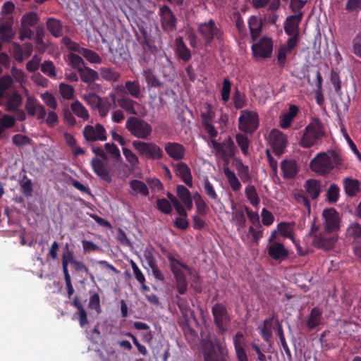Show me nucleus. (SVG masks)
I'll use <instances>...</instances> for the list:
<instances>
[{"instance_id": "f257e3e1", "label": "nucleus", "mask_w": 361, "mask_h": 361, "mask_svg": "<svg viewBox=\"0 0 361 361\" xmlns=\"http://www.w3.org/2000/svg\"><path fill=\"white\" fill-rule=\"evenodd\" d=\"M310 169L318 175L324 176L334 169L342 171L347 169L343 156L335 150L318 153L310 161Z\"/></svg>"}, {"instance_id": "f03ea898", "label": "nucleus", "mask_w": 361, "mask_h": 361, "mask_svg": "<svg viewBox=\"0 0 361 361\" xmlns=\"http://www.w3.org/2000/svg\"><path fill=\"white\" fill-rule=\"evenodd\" d=\"M167 259L169 262L170 270L174 277V286L179 295H184L188 290V282L182 269L187 271L190 276H192L193 273L197 275V271L186 264L176 259L171 254L167 255Z\"/></svg>"}, {"instance_id": "7ed1b4c3", "label": "nucleus", "mask_w": 361, "mask_h": 361, "mask_svg": "<svg viewBox=\"0 0 361 361\" xmlns=\"http://www.w3.org/2000/svg\"><path fill=\"white\" fill-rule=\"evenodd\" d=\"M325 135V128L321 120L313 117L305 127L299 144L303 148H310L318 145Z\"/></svg>"}, {"instance_id": "20e7f679", "label": "nucleus", "mask_w": 361, "mask_h": 361, "mask_svg": "<svg viewBox=\"0 0 361 361\" xmlns=\"http://www.w3.org/2000/svg\"><path fill=\"white\" fill-rule=\"evenodd\" d=\"M319 226L314 222L310 228L308 235L305 240H310L311 245L322 250L324 251H329L334 247L338 238L336 235H331L330 233L319 231Z\"/></svg>"}, {"instance_id": "39448f33", "label": "nucleus", "mask_w": 361, "mask_h": 361, "mask_svg": "<svg viewBox=\"0 0 361 361\" xmlns=\"http://www.w3.org/2000/svg\"><path fill=\"white\" fill-rule=\"evenodd\" d=\"M126 128L133 136L141 140L149 139L153 130L148 122L136 116H130L127 119Z\"/></svg>"}, {"instance_id": "423d86ee", "label": "nucleus", "mask_w": 361, "mask_h": 361, "mask_svg": "<svg viewBox=\"0 0 361 361\" xmlns=\"http://www.w3.org/2000/svg\"><path fill=\"white\" fill-rule=\"evenodd\" d=\"M132 145L140 157L152 161L160 160L164 157L162 149L153 142L134 140Z\"/></svg>"}, {"instance_id": "0eeeda50", "label": "nucleus", "mask_w": 361, "mask_h": 361, "mask_svg": "<svg viewBox=\"0 0 361 361\" xmlns=\"http://www.w3.org/2000/svg\"><path fill=\"white\" fill-rule=\"evenodd\" d=\"M197 32L203 39L206 46L210 45L214 39L221 40L223 32L213 19L197 24Z\"/></svg>"}, {"instance_id": "6e6552de", "label": "nucleus", "mask_w": 361, "mask_h": 361, "mask_svg": "<svg viewBox=\"0 0 361 361\" xmlns=\"http://www.w3.org/2000/svg\"><path fill=\"white\" fill-rule=\"evenodd\" d=\"M259 126L258 114L255 111L241 110L238 118V129L245 134H253Z\"/></svg>"}, {"instance_id": "1a4fd4ad", "label": "nucleus", "mask_w": 361, "mask_h": 361, "mask_svg": "<svg viewBox=\"0 0 361 361\" xmlns=\"http://www.w3.org/2000/svg\"><path fill=\"white\" fill-rule=\"evenodd\" d=\"M212 312L216 326L219 331L224 333L231 321L227 308L222 303L218 302L212 307Z\"/></svg>"}, {"instance_id": "9d476101", "label": "nucleus", "mask_w": 361, "mask_h": 361, "mask_svg": "<svg viewBox=\"0 0 361 361\" xmlns=\"http://www.w3.org/2000/svg\"><path fill=\"white\" fill-rule=\"evenodd\" d=\"M268 140L276 155L280 156L284 152L288 139L286 135L281 131L277 129L271 130L269 134Z\"/></svg>"}, {"instance_id": "9b49d317", "label": "nucleus", "mask_w": 361, "mask_h": 361, "mask_svg": "<svg viewBox=\"0 0 361 361\" xmlns=\"http://www.w3.org/2000/svg\"><path fill=\"white\" fill-rule=\"evenodd\" d=\"M82 134L86 141L89 142L97 140L105 141L107 139L106 131L100 123H97L94 126L87 125L83 129Z\"/></svg>"}, {"instance_id": "f8f14e48", "label": "nucleus", "mask_w": 361, "mask_h": 361, "mask_svg": "<svg viewBox=\"0 0 361 361\" xmlns=\"http://www.w3.org/2000/svg\"><path fill=\"white\" fill-rule=\"evenodd\" d=\"M99 158L92 159L90 165L94 173L103 181L110 183L112 181V173L108 164Z\"/></svg>"}, {"instance_id": "ddd939ff", "label": "nucleus", "mask_w": 361, "mask_h": 361, "mask_svg": "<svg viewBox=\"0 0 361 361\" xmlns=\"http://www.w3.org/2000/svg\"><path fill=\"white\" fill-rule=\"evenodd\" d=\"M324 219V231L326 233H333L340 229L339 214L334 208L325 209L322 212Z\"/></svg>"}, {"instance_id": "4468645a", "label": "nucleus", "mask_w": 361, "mask_h": 361, "mask_svg": "<svg viewBox=\"0 0 361 361\" xmlns=\"http://www.w3.org/2000/svg\"><path fill=\"white\" fill-rule=\"evenodd\" d=\"M161 24L166 32H172L176 28L177 19L170 7L164 5L159 8Z\"/></svg>"}, {"instance_id": "2eb2a0df", "label": "nucleus", "mask_w": 361, "mask_h": 361, "mask_svg": "<svg viewBox=\"0 0 361 361\" xmlns=\"http://www.w3.org/2000/svg\"><path fill=\"white\" fill-rule=\"evenodd\" d=\"M272 41L266 37H263L257 43L253 44L252 46V51L255 57L269 58L272 53Z\"/></svg>"}, {"instance_id": "dca6fc26", "label": "nucleus", "mask_w": 361, "mask_h": 361, "mask_svg": "<svg viewBox=\"0 0 361 361\" xmlns=\"http://www.w3.org/2000/svg\"><path fill=\"white\" fill-rule=\"evenodd\" d=\"M303 13L300 12L288 16L284 23V30L288 35H299V25L302 18Z\"/></svg>"}, {"instance_id": "f3484780", "label": "nucleus", "mask_w": 361, "mask_h": 361, "mask_svg": "<svg viewBox=\"0 0 361 361\" xmlns=\"http://www.w3.org/2000/svg\"><path fill=\"white\" fill-rule=\"evenodd\" d=\"M268 255L274 260L283 261L289 255L288 250L281 243H274L267 247Z\"/></svg>"}, {"instance_id": "a211bd4d", "label": "nucleus", "mask_w": 361, "mask_h": 361, "mask_svg": "<svg viewBox=\"0 0 361 361\" xmlns=\"http://www.w3.org/2000/svg\"><path fill=\"white\" fill-rule=\"evenodd\" d=\"M164 150L168 156L174 160L179 161L185 157V148L178 142H166Z\"/></svg>"}, {"instance_id": "6ab92c4d", "label": "nucleus", "mask_w": 361, "mask_h": 361, "mask_svg": "<svg viewBox=\"0 0 361 361\" xmlns=\"http://www.w3.org/2000/svg\"><path fill=\"white\" fill-rule=\"evenodd\" d=\"M175 54L183 62H188L192 58L191 51L188 48L182 37L179 36L175 39Z\"/></svg>"}, {"instance_id": "aec40b11", "label": "nucleus", "mask_w": 361, "mask_h": 361, "mask_svg": "<svg viewBox=\"0 0 361 361\" xmlns=\"http://www.w3.org/2000/svg\"><path fill=\"white\" fill-rule=\"evenodd\" d=\"M176 176L188 186L192 187V177L190 167L185 162H178L173 165Z\"/></svg>"}, {"instance_id": "412c9836", "label": "nucleus", "mask_w": 361, "mask_h": 361, "mask_svg": "<svg viewBox=\"0 0 361 361\" xmlns=\"http://www.w3.org/2000/svg\"><path fill=\"white\" fill-rule=\"evenodd\" d=\"M245 338L243 334L238 331L233 338V345L238 361H249L245 350Z\"/></svg>"}, {"instance_id": "4be33fe9", "label": "nucleus", "mask_w": 361, "mask_h": 361, "mask_svg": "<svg viewBox=\"0 0 361 361\" xmlns=\"http://www.w3.org/2000/svg\"><path fill=\"white\" fill-rule=\"evenodd\" d=\"M304 188L307 194L312 200H317L322 192V182L319 180L310 178L305 181Z\"/></svg>"}, {"instance_id": "5701e85b", "label": "nucleus", "mask_w": 361, "mask_h": 361, "mask_svg": "<svg viewBox=\"0 0 361 361\" xmlns=\"http://www.w3.org/2000/svg\"><path fill=\"white\" fill-rule=\"evenodd\" d=\"M46 26L53 37L58 38L63 35V23L61 20L52 17L48 18L46 20Z\"/></svg>"}, {"instance_id": "b1692460", "label": "nucleus", "mask_w": 361, "mask_h": 361, "mask_svg": "<svg viewBox=\"0 0 361 361\" xmlns=\"http://www.w3.org/2000/svg\"><path fill=\"white\" fill-rule=\"evenodd\" d=\"M281 169L285 178H294L298 171L297 162L292 159L282 161Z\"/></svg>"}, {"instance_id": "393cba45", "label": "nucleus", "mask_w": 361, "mask_h": 361, "mask_svg": "<svg viewBox=\"0 0 361 361\" xmlns=\"http://www.w3.org/2000/svg\"><path fill=\"white\" fill-rule=\"evenodd\" d=\"M248 26L251 34L252 41L254 42L260 36L262 30V20L255 16H252L248 19Z\"/></svg>"}, {"instance_id": "a878e982", "label": "nucleus", "mask_w": 361, "mask_h": 361, "mask_svg": "<svg viewBox=\"0 0 361 361\" xmlns=\"http://www.w3.org/2000/svg\"><path fill=\"white\" fill-rule=\"evenodd\" d=\"M70 110L74 116L83 120L88 121L90 118V114L86 107L78 100H75L70 105Z\"/></svg>"}, {"instance_id": "bb28decb", "label": "nucleus", "mask_w": 361, "mask_h": 361, "mask_svg": "<svg viewBox=\"0 0 361 361\" xmlns=\"http://www.w3.org/2000/svg\"><path fill=\"white\" fill-rule=\"evenodd\" d=\"M345 192L349 197H353L360 191V181L351 178H345L343 180Z\"/></svg>"}, {"instance_id": "cd10ccee", "label": "nucleus", "mask_w": 361, "mask_h": 361, "mask_svg": "<svg viewBox=\"0 0 361 361\" xmlns=\"http://www.w3.org/2000/svg\"><path fill=\"white\" fill-rule=\"evenodd\" d=\"M274 319V316L268 319H266L264 321L263 324L258 327L260 335L262 336V338L267 342H269L272 337V326Z\"/></svg>"}, {"instance_id": "c85d7f7f", "label": "nucleus", "mask_w": 361, "mask_h": 361, "mask_svg": "<svg viewBox=\"0 0 361 361\" xmlns=\"http://www.w3.org/2000/svg\"><path fill=\"white\" fill-rule=\"evenodd\" d=\"M142 75L149 88H159L162 87L163 83L159 80L152 69H144Z\"/></svg>"}, {"instance_id": "c756f323", "label": "nucleus", "mask_w": 361, "mask_h": 361, "mask_svg": "<svg viewBox=\"0 0 361 361\" xmlns=\"http://www.w3.org/2000/svg\"><path fill=\"white\" fill-rule=\"evenodd\" d=\"M322 314V311L318 307L312 309L307 321V326L310 331L314 329L321 324Z\"/></svg>"}, {"instance_id": "7c9ffc66", "label": "nucleus", "mask_w": 361, "mask_h": 361, "mask_svg": "<svg viewBox=\"0 0 361 361\" xmlns=\"http://www.w3.org/2000/svg\"><path fill=\"white\" fill-rule=\"evenodd\" d=\"M78 73L80 75L81 80L83 82L88 84L89 86L92 85V83L95 80L99 79L98 73L96 71H94L89 67H87V66L85 68H84Z\"/></svg>"}, {"instance_id": "2f4dec72", "label": "nucleus", "mask_w": 361, "mask_h": 361, "mask_svg": "<svg viewBox=\"0 0 361 361\" xmlns=\"http://www.w3.org/2000/svg\"><path fill=\"white\" fill-rule=\"evenodd\" d=\"M118 105L124 109L128 114L137 115V113L135 109V105L137 103L132 99L126 97H121L117 99Z\"/></svg>"}, {"instance_id": "473e14b6", "label": "nucleus", "mask_w": 361, "mask_h": 361, "mask_svg": "<svg viewBox=\"0 0 361 361\" xmlns=\"http://www.w3.org/2000/svg\"><path fill=\"white\" fill-rule=\"evenodd\" d=\"M218 353L211 352L204 355V361H228L221 343L217 344Z\"/></svg>"}, {"instance_id": "72a5a7b5", "label": "nucleus", "mask_w": 361, "mask_h": 361, "mask_svg": "<svg viewBox=\"0 0 361 361\" xmlns=\"http://www.w3.org/2000/svg\"><path fill=\"white\" fill-rule=\"evenodd\" d=\"M39 20V16L36 12L29 11L23 15L20 20V25L30 27H35Z\"/></svg>"}, {"instance_id": "f704fd0d", "label": "nucleus", "mask_w": 361, "mask_h": 361, "mask_svg": "<svg viewBox=\"0 0 361 361\" xmlns=\"http://www.w3.org/2000/svg\"><path fill=\"white\" fill-rule=\"evenodd\" d=\"M224 173L232 190L233 191H239L242 185L235 173L228 167L224 169Z\"/></svg>"}, {"instance_id": "c9c22d12", "label": "nucleus", "mask_w": 361, "mask_h": 361, "mask_svg": "<svg viewBox=\"0 0 361 361\" xmlns=\"http://www.w3.org/2000/svg\"><path fill=\"white\" fill-rule=\"evenodd\" d=\"M130 188L135 194H140L143 196L149 195V190L147 185L139 180L133 179L129 182Z\"/></svg>"}, {"instance_id": "e433bc0d", "label": "nucleus", "mask_w": 361, "mask_h": 361, "mask_svg": "<svg viewBox=\"0 0 361 361\" xmlns=\"http://www.w3.org/2000/svg\"><path fill=\"white\" fill-rule=\"evenodd\" d=\"M346 236L355 241L361 239V225L357 222H352L346 229Z\"/></svg>"}, {"instance_id": "4c0bfd02", "label": "nucleus", "mask_w": 361, "mask_h": 361, "mask_svg": "<svg viewBox=\"0 0 361 361\" xmlns=\"http://www.w3.org/2000/svg\"><path fill=\"white\" fill-rule=\"evenodd\" d=\"M40 104L35 97L27 96L25 104V109L30 116H35L37 114L38 106H40Z\"/></svg>"}, {"instance_id": "58836bf2", "label": "nucleus", "mask_w": 361, "mask_h": 361, "mask_svg": "<svg viewBox=\"0 0 361 361\" xmlns=\"http://www.w3.org/2000/svg\"><path fill=\"white\" fill-rule=\"evenodd\" d=\"M276 334L279 338L281 346H282L283 350L285 351V353L288 357V360H292V354H291L289 347L286 343L282 325L279 322L278 320H277Z\"/></svg>"}, {"instance_id": "ea45409f", "label": "nucleus", "mask_w": 361, "mask_h": 361, "mask_svg": "<svg viewBox=\"0 0 361 361\" xmlns=\"http://www.w3.org/2000/svg\"><path fill=\"white\" fill-rule=\"evenodd\" d=\"M125 87L128 93L134 98H140L141 94V87L138 80H128L125 83Z\"/></svg>"}, {"instance_id": "a19ab883", "label": "nucleus", "mask_w": 361, "mask_h": 361, "mask_svg": "<svg viewBox=\"0 0 361 361\" xmlns=\"http://www.w3.org/2000/svg\"><path fill=\"white\" fill-rule=\"evenodd\" d=\"M245 195L252 206L256 207L259 204L260 200L254 185H248L245 189Z\"/></svg>"}, {"instance_id": "79ce46f5", "label": "nucleus", "mask_w": 361, "mask_h": 361, "mask_svg": "<svg viewBox=\"0 0 361 361\" xmlns=\"http://www.w3.org/2000/svg\"><path fill=\"white\" fill-rule=\"evenodd\" d=\"M23 103V97L18 92H14L9 98L7 104L6 110L12 111L19 109Z\"/></svg>"}, {"instance_id": "37998d69", "label": "nucleus", "mask_w": 361, "mask_h": 361, "mask_svg": "<svg viewBox=\"0 0 361 361\" xmlns=\"http://www.w3.org/2000/svg\"><path fill=\"white\" fill-rule=\"evenodd\" d=\"M100 75L104 80L111 82H117L121 77L118 72L110 68H100Z\"/></svg>"}, {"instance_id": "c03bdc74", "label": "nucleus", "mask_w": 361, "mask_h": 361, "mask_svg": "<svg viewBox=\"0 0 361 361\" xmlns=\"http://www.w3.org/2000/svg\"><path fill=\"white\" fill-rule=\"evenodd\" d=\"M59 93L66 100H71L74 98V87L68 84L61 82L59 85Z\"/></svg>"}, {"instance_id": "a18cd8bd", "label": "nucleus", "mask_w": 361, "mask_h": 361, "mask_svg": "<svg viewBox=\"0 0 361 361\" xmlns=\"http://www.w3.org/2000/svg\"><path fill=\"white\" fill-rule=\"evenodd\" d=\"M233 101L236 109H241L247 106V99L245 95L242 94L238 88L235 89L233 93Z\"/></svg>"}, {"instance_id": "49530a36", "label": "nucleus", "mask_w": 361, "mask_h": 361, "mask_svg": "<svg viewBox=\"0 0 361 361\" xmlns=\"http://www.w3.org/2000/svg\"><path fill=\"white\" fill-rule=\"evenodd\" d=\"M68 60L71 66L77 70L78 73L86 67L84 60L78 54H70L68 55Z\"/></svg>"}, {"instance_id": "de8ad7c7", "label": "nucleus", "mask_w": 361, "mask_h": 361, "mask_svg": "<svg viewBox=\"0 0 361 361\" xmlns=\"http://www.w3.org/2000/svg\"><path fill=\"white\" fill-rule=\"evenodd\" d=\"M235 140L243 154L245 155H247L249 151V146L250 143L248 137L244 134L238 133L235 135Z\"/></svg>"}, {"instance_id": "09e8293b", "label": "nucleus", "mask_w": 361, "mask_h": 361, "mask_svg": "<svg viewBox=\"0 0 361 361\" xmlns=\"http://www.w3.org/2000/svg\"><path fill=\"white\" fill-rule=\"evenodd\" d=\"M81 55H82L86 60L92 63L99 64L101 63L102 61L97 53L87 48H84V49L82 50Z\"/></svg>"}, {"instance_id": "8fccbe9b", "label": "nucleus", "mask_w": 361, "mask_h": 361, "mask_svg": "<svg viewBox=\"0 0 361 361\" xmlns=\"http://www.w3.org/2000/svg\"><path fill=\"white\" fill-rule=\"evenodd\" d=\"M340 189L339 187L332 183L326 191V200L331 203L336 202L339 198Z\"/></svg>"}, {"instance_id": "3c124183", "label": "nucleus", "mask_w": 361, "mask_h": 361, "mask_svg": "<svg viewBox=\"0 0 361 361\" xmlns=\"http://www.w3.org/2000/svg\"><path fill=\"white\" fill-rule=\"evenodd\" d=\"M231 85V82L228 78H226L224 79L221 90V97L224 103H226L230 99Z\"/></svg>"}, {"instance_id": "603ef678", "label": "nucleus", "mask_w": 361, "mask_h": 361, "mask_svg": "<svg viewBox=\"0 0 361 361\" xmlns=\"http://www.w3.org/2000/svg\"><path fill=\"white\" fill-rule=\"evenodd\" d=\"M122 150L126 159L130 164L131 168L135 169L137 167L139 164L137 156L128 148L123 147Z\"/></svg>"}, {"instance_id": "864d4df0", "label": "nucleus", "mask_w": 361, "mask_h": 361, "mask_svg": "<svg viewBox=\"0 0 361 361\" xmlns=\"http://www.w3.org/2000/svg\"><path fill=\"white\" fill-rule=\"evenodd\" d=\"M104 149L115 161H120L122 160L120 150L114 143L104 144Z\"/></svg>"}, {"instance_id": "5fc2aeb1", "label": "nucleus", "mask_w": 361, "mask_h": 361, "mask_svg": "<svg viewBox=\"0 0 361 361\" xmlns=\"http://www.w3.org/2000/svg\"><path fill=\"white\" fill-rule=\"evenodd\" d=\"M111 106V104L108 100V98H102L101 102L96 108L98 111L99 116L102 118L106 116L110 110Z\"/></svg>"}, {"instance_id": "6e6d98bb", "label": "nucleus", "mask_w": 361, "mask_h": 361, "mask_svg": "<svg viewBox=\"0 0 361 361\" xmlns=\"http://www.w3.org/2000/svg\"><path fill=\"white\" fill-rule=\"evenodd\" d=\"M197 212L202 216H205L208 212V207L199 193L195 195Z\"/></svg>"}, {"instance_id": "4d7b16f0", "label": "nucleus", "mask_w": 361, "mask_h": 361, "mask_svg": "<svg viewBox=\"0 0 361 361\" xmlns=\"http://www.w3.org/2000/svg\"><path fill=\"white\" fill-rule=\"evenodd\" d=\"M102 97L95 93L90 92L83 96V99L85 102L91 106V108L96 109L97 106L101 102Z\"/></svg>"}, {"instance_id": "13d9d810", "label": "nucleus", "mask_w": 361, "mask_h": 361, "mask_svg": "<svg viewBox=\"0 0 361 361\" xmlns=\"http://www.w3.org/2000/svg\"><path fill=\"white\" fill-rule=\"evenodd\" d=\"M13 37L11 24H3L0 26V38L4 42L10 41Z\"/></svg>"}, {"instance_id": "bf43d9fd", "label": "nucleus", "mask_w": 361, "mask_h": 361, "mask_svg": "<svg viewBox=\"0 0 361 361\" xmlns=\"http://www.w3.org/2000/svg\"><path fill=\"white\" fill-rule=\"evenodd\" d=\"M237 169L238 176L243 183L248 182L251 180V176L249 172V167L247 166L244 165L242 162H240L238 165Z\"/></svg>"}, {"instance_id": "052dcab7", "label": "nucleus", "mask_w": 361, "mask_h": 361, "mask_svg": "<svg viewBox=\"0 0 361 361\" xmlns=\"http://www.w3.org/2000/svg\"><path fill=\"white\" fill-rule=\"evenodd\" d=\"M157 207L160 212L166 214H169L172 212L171 204L165 198L158 199L157 200Z\"/></svg>"}, {"instance_id": "680f3d73", "label": "nucleus", "mask_w": 361, "mask_h": 361, "mask_svg": "<svg viewBox=\"0 0 361 361\" xmlns=\"http://www.w3.org/2000/svg\"><path fill=\"white\" fill-rule=\"evenodd\" d=\"M41 98L44 104L49 108L55 110L57 108V102L54 96L49 92H46L41 94Z\"/></svg>"}, {"instance_id": "e2e57ef3", "label": "nucleus", "mask_w": 361, "mask_h": 361, "mask_svg": "<svg viewBox=\"0 0 361 361\" xmlns=\"http://www.w3.org/2000/svg\"><path fill=\"white\" fill-rule=\"evenodd\" d=\"M21 192L26 197H29L32 195L33 187L31 179L27 178L25 176V180H23L20 183Z\"/></svg>"}, {"instance_id": "0e129e2a", "label": "nucleus", "mask_w": 361, "mask_h": 361, "mask_svg": "<svg viewBox=\"0 0 361 361\" xmlns=\"http://www.w3.org/2000/svg\"><path fill=\"white\" fill-rule=\"evenodd\" d=\"M13 144L17 147H21L30 145L32 140L27 135L16 134L12 137Z\"/></svg>"}, {"instance_id": "69168bd1", "label": "nucleus", "mask_w": 361, "mask_h": 361, "mask_svg": "<svg viewBox=\"0 0 361 361\" xmlns=\"http://www.w3.org/2000/svg\"><path fill=\"white\" fill-rule=\"evenodd\" d=\"M177 195L183 202L191 199V194L189 190L183 185H178L176 187Z\"/></svg>"}, {"instance_id": "338daca9", "label": "nucleus", "mask_w": 361, "mask_h": 361, "mask_svg": "<svg viewBox=\"0 0 361 361\" xmlns=\"http://www.w3.org/2000/svg\"><path fill=\"white\" fill-rule=\"evenodd\" d=\"M41 71L50 78L55 77L56 75L55 66L51 61H44L41 66Z\"/></svg>"}, {"instance_id": "774afa93", "label": "nucleus", "mask_w": 361, "mask_h": 361, "mask_svg": "<svg viewBox=\"0 0 361 361\" xmlns=\"http://www.w3.org/2000/svg\"><path fill=\"white\" fill-rule=\"evenodd\" d=\"M352 52L361 59V32L357 34L352 40Z\"/></svg>"}]
</instances>
